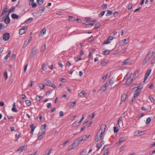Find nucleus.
<instances>
[{"mask_svg":"<svg viewBox=\"0 0 155 155\" xmlns=\"http://www.w3.org/2000/svg\"><path fill=\"white\" fill-rule=\"evenodd\" d=\"M4 76L5 80H7L8 78V73L7 71H5L4 73Z\"/></svg>","mask_w":155,"mask_h":155,"instance_id":"c9c22d12","label":"nucleus"},{"mask_svg":"<svg viewBox=\"0 0 155 155\" xmlns=\"http://www.w3.org/2000/svg\"><path fill=\"white\" fill-rule=\"evenodd\" d=\"M110 52V51L109 50H106L103 53L105 55H108Z\"/></svg>","mask_w":155,"mask_h":155,"instance_id":"393cba45","label":"nucleus"},{"mask_svg":"<svg viewBox=\"0 0 155 155\" xmlns=\"http://www.w3.org/2000/svg\"><path fill=\"white\" fill-rule=\"evenodd\" d=\"M127 97V95L125 94H123L121 97V100L122 102H124V101H125L126 98Z\"/></svg>","mask_w":155,"mask_h":155,"instance_id":"dca6fc26","label":"nucleus"},{"mask_svg":"<svg viewBox=\"0 0 155 155\" xmlns=\"http://www.w3.org/2000/svg\"><path fill=\"white\" fill-rule=\"evenodd\" d=\"M151 71V69H148L146 73H145L144 76H145L146 77H148L150 75Z\"/></svg>","mask_w":155,"mask_h":155,"instance_id":"6ab92c4d","label":"nucleus"},{"mask_svg":"<svg viewBox=\"0 0 155 155\" xmlns=\"http://www.w3.org/2000/svg\"><path fill=\"white\" fill-rule=\"evenodd\" d=\"M25 102L28 106H30L31 104V101L29 100H26L25 101Z\"/></svg>","mask_w":155,"mask_h":155,"instance_id":"bb28decb","label":"nucleus"},{"mask_svg":"<svg viewBox=\"0 0 155 155\" xmlns=\"http://www.w3.org/2000/svg\"><path fill=\"white\" fill-rule=\"evenodd\" d=\"M108 62V61L106 60H104L102 61L101 62V66H103L105 65Z\"/></svg>","mask_w":155,"mask_h":155,"instance_id":"ddd939ff","label":"nucleus"},{"mask_svg":"<svg viewBox=\"0 0 155 155\" xmlns=\"http://www.w3.org/2000/svg\"><path fill=\"white\" fill-rule=\"evenodd\" d=\"M38 86L41 89H44L45 86V85L43 84L42 83L39 84Z\"/></svg>","mask_w":155,"mask_h":155,"instance_id":"72a5a7b5","label":"nucleus"},{"mask_svg":"<svg viewBox=\"0 0 155 155\" xmlns=\"http://www.w3.org/2000/svg\"><path fill=\"white\" fill-rule=\"evenodd\" d=\"M47 82L46 84L47 85L50 86L51 85H52V83L51 81L49 80H47Z\"/></svg>","mask_w":155,"mask_h":155,"instance_id":"7c9ffc66","label":"nucleus"},{"mask_svg":"<svg viewBox=\"0 0 155 155\" xmlns=\"http://www.w3.org/2000/svg\"><path fill=\"white\" fill-rule=\"evenodd\" d=\"M27 145L25 146L24 145L23 146L20 147L17 151H19L20 153H21L24 150H26L27 149Z\"/></svg>","mask_w":155,"mask_h":155,"instance_id":"9d476101","label":"nucleus"},{"mask_svg":"<svg viewBox=\"0 0 155 155\" xmlns=\"http://www.w3.org/2000/svg\"><path fill=\"white\" fill-rule=\"evenodd\" d=\"M121 122H122V117H121L119 118L118 120L117 123V127H120V123Z\"/></svg>","mask_w":155,"mask_h":155,"instance_id":"5701e85b","label":"nucleus"},{"mask_svg":"<svg viewBox=\"0 0 155 155\" xmlns=\"http://www.w3.org/2000/svg\"><path fill=\"white\" fill-rule=\"evenodd\" d=\"M110 43V41L107 38V39L103 43V45L107 44H109Z\"/></svg>","mask_w":155,"mask_h":155,"instance_id":"f704fd0d","label":"nucleus"},{"mask_svg":"<svg viewBox=\"0 0 155 155\" xmlns=\"http://www.w3.org/2000/svg\"><path fill=\"white\" fill-rule=\"evenodd\" d=\"M78 122L75 121L73 124L74 126H79L80 125H78Z\"/></svg>","mask_w":155,"mask_h":155,"instance_id":"603ef678","label":"nucleus"},{"mask_svg":"<svg viewBox=\"0 0 155 155\" xmlns=\"http://www.w3.org/2000/svg\"><path fill=\"white\" fill-rule=\"evenodd\" d=\"M47 107L48 108H51L52 107L51 104V103H48Z\"/></svg>","mask_w":155,"mask_h":155,"instance_id":"4d7b16f0","label":"nucleus"},{"mask_svg":"<svg viewBox=\"0 0 155 155\" xmlns=\"http://www.w3.org/2000/svg\"><path fill=\"white\" fill-rule=\"evenodd\" d=\"M87 152V150L84 149L80 153V155H85L86 153Z\"/></svg>","mask_w":155,"mask_h":155,"instance_id":"c756f323","label":"nucleus"},{"mask_svg":"<svg viewBox=\"0 0 155 155\" xmlns=\"http://www.w3.org/2000/svg\"><path fill=\"white\" fill-rule=\"evenodd\" d=\"M42 98V97L40 96H37L36 98V100L38 101H40V100Z\"/></svg>","mask_w":155,"mask_h":155,"instance_id":"473e14b6","label":"nucleus"},{"mask_svg":"<svg viewBox=\"0 0 155 155\" xmlns=\"http://www.w3.org/2000/svg\"><path fill=\"white\" fill-rule=\"evenodd\" d=\"M15 7L14 6L12 7L8 11V15H9V14L12 12H13L14 10H15Z\"/></svg>","mask_w":155,"mask_h":155,"instance_id":"a211bd4d","label":"nucleus"},{"mask_svg":"<svg viewBox=\"0 0 155 155\" xmlns=\"http://www.w3.org/2000/svg\"><path fill=\"white\" fill-rule=\"evenodd\" d=\"M150 59V57H149V54H147L145 57L143 62V64H145Z\"/></svg>","mask_w":155,"mask_h":155,"instance_id":"1a4fd4ad","label":"nucleus"},{"mask_svg":"<svg viewBox=\"0 0 155 155\" xmlns=\"http://www.w3.org/2000/svg\"><path fill=\"white\" fill-rule=\"evenodd\" d=\"M58 66L60 67L61 68H62L63 67V65L62 63L60 61H58Z\"/></svg>","mask_w":155,"mask_h":155,"instance_id":"8fccbe9b","label":"nucleus"},{"mask_svg":"<svg viewBox=\"0 0 155 155\" xmlns=\"http://www.w3.org/2000/svg\"><path fill=\"white\" fill-rule=\"evenodd\" d=\"M138 134L140 135H142L144 134V131H139L138 132Z\"/></svg>","mask_w":155,"mask_h":155,"instance_id":"5fc2aeb1","label":"nucleus"},{"mask_svg":"<svg viewBox=\"0 0 155 155\" xmlns=\"http://www.w3.org/2000/svg\"><path fill=\"white\" fill-rule=\"evenodd\" d=\"M109 83L111 86H112L114 83V81L112 78L111 79L109 82Z\"/></svg>","mask_w":155,"mask_h":155,"instance_id":"ea45409f","label":"nucleus"},{"mask_svg":"<svg viewBox=\"0 0 155 155\" xmlns=\"http://www.w3.org/2000/svg\"><path fill=\"white\" fill-rule=\"evenodd\" d=\"M114 132L115 133H117L118 131V129L117 128V127H114Z\"/></svg>","mask_w":155,"mask_h":155,"instance_id":"864d4df0","label":"nucleus"},{"mask_svg":"<svg viewBox=\"0 0 155 155\" xmlns=\"http://www.w3.org/2000/svg\"><path fill=\"white\" fill-rule=\"evenodd\" d=\"M46 124H44V125H42L41 126V128H42L43 129V130H45L46 129Z\"/></svg>","mask_w":155,"mask_h":155,"instance_id":"0e129e2a","label":"nucleus"},{"mask_svg":"<svg viewBox=\"0 0 155 155\" xmlns=\"http://www.w3.org/2000/svg\"><path fill=\"white\" fill-rule=\"evenodd\" d=\"M126 139L124 137H122L120 138L119 140V143L120 144L121 143L125 141Z\"/></svg>","mask_w":155,"mask_h":155,"instance_id":"412c9836","label":"nucleus"},{"mask_svg":"<svg viewBox=\"0 0 155 155\" xmlns=\"http://www.w3.org/2000/svg\"><path fill=\"white\" fill-rule=\"evenodd\" d=\"M75 104H76V101H74V102H72L70 103V104L72 106H74L75 105Z\"/></svg>","mask_w":155,"mask_h":155,"instance_id":"69168bd1","label":"nucleus"},{"mask_svg":"<svg viewBox=\"0 0 155 155\" xmlns=\"http://www.w3.org/2000/svg\"><path fill=\"white\" fill-rule=\"evenodd\" d=\"M85 95L84 92V91H82L81 92L78 93V95L80 97H82L83 96H84Z\"/></svg>","mask_w":155,"mask_h":155,"instance_id":"4c0bfd02","label":"nucleus"},{"mask_svg":"<svg viewBox=\"0 0 155 155\" xmlns=\"http://www.w3.org/2000/svg\"><path fill=\"white\" fill-rule=\"evenodd\" d=\"M105 12V11H103L100 12V14H99V17H101L104 15Z\"/></svg>","mask_w":155,"mask_h":155,"instance_id":"2f4dec72","label":"nucleus"},{"mask_svg":"<svg viewBox=\"0 0 155 155\" xmlns=\"http://www.w3.org/2000/svg\"><path fill=\"white\" fill-rule=\"evenodd\" d=\"M37 50V48L35 47H34L31 50V52L30 54V56L31 57H33L35 54Z\"/></svg>","mask_w":155,"mask_h":155,"instance_id":"39448f33","label":"nucleus"},{"mask_svg":"<svg viewBox=\"0 0 155 155\" xmlns=\"http://www.w3.org/2000/svg\"><path fill=\"white\" fill-rule=\"evenodd\" d=\"M136 98H134V97H133L132 98V99L131 100V101H130V104H133V103L134 101V100Z\"/></svg>","mask_w":155,"mask_h":155,"instance_id":"338daca9","label":"nucleus"},{"mask_svg":"<svg viewBox=\"0 0 155 155\" xmlns=\"http://www.w3.org/2000/svg\"><path fill=\"white\" fill-rule=\"evenodd\" d=\"M15 57H16V54H13L12 55V56L11 58V60H14L15 59Z\"/></svg>","mask_w":155,"mask_h":155,"instance_id":"13d9d810","label":"nucleus"},{"mask_svg":"<svg viewBox=\"0 0 155 155\" xmlns=\"http://www.w3.org/2000/svg\"><path fill=\"white\" fill-rule=\"evenodd\" d=\"M46 45L44 44L42 45L41 47V51H44L46 49Z\"/></svg>","mask_w":155,"mask_h":155,"instance_id":"58836bf2","label":"nucleus"},{"mask_svg":"<svg viewBox=\"0 0 155 155\" xmlns=\"http://www.w3.org/2000/svg\"><path fill=\"white\" fill-rule=\"evenodd\" d=\"M42 68L45 71L47 69V67L45 64H43L42 66Z\"/></svg>","mask_w":155,"mask_h":155,"instance_id":"37998d69","label":"nucleus"},{"mask_svg":"<svg viewBox=\"0 0 155 155\" xmlns=\"http://www.w3.org/2000/svg\"><path fill=\"white\" fill-rule=\"evenodd\" d=\"M11 16L13 19H18L19 17L18 15L15 13L12 14Z\"/></svg>","mask_w":155,"mask_h":155,"instance_id":"2eb2a0df","label":"nucleus"},{"mask_svg":"<svg viewBox=\"0 0 155 155\" xmlns=\"http://www.w3.org/2000/svg\"><path fill=\"white\" fill-rule=\"evenodd\" d=\"M96 21V20H95L94 21H91L90 25H91V26H93L94 25V23Z\"/></svg>","mask_w":155,"mask_h":155,"instance_id":"774afa93","label":"nucleus"},{"mask_svg":"<svg viewBox=\"0 0 155 155\" xmlns=\"http://www.w3.org/2000/svg\"><path fill=\"white\" fill-rule=\"evenodd\" d=\"M30 5H31L32 7L33 8H35L36 7L37 5L35 3L33 2V3H31V4H30Z\"/></svg>","mask_w":155,"mask_h":155,"instance_id":"49530a36","label":"nucleus"},{"mask_svg":"<svg viewBox=\"0 0 155 155\" xmlns=\"http://www.w3.org/2000/svg\"><path fill=\"white\" fill-rule=\"evenodd\" d=\"M10 37V34L8 33H5L3 35V38L5 41H8Z\"/></svg>","mask_w":155,"mask_h":155,"instance_id":"423d86ee","label":"nucleus"},{"mask_svg":"<svg viewBox=\"0 0 155 155\" xmlns=\"http://www.w3.org/2000/svg\"><path fill=\"white\" fill-rule=\"evenodd\" d=\"M11 53V51L9 50L8 51V54L4 57V59L7 60L10 56Z\"/></svg>","mask_w":155,"mask_h":155,"instance_id":"4be33fe9","label":"nucleus"},{"mask_svg":"<svg viewBox=\"0 0 155 155\" xmlns=\"http://www.w3.org/2000/svg\"><path fill=\"white\" fill-rule=\"evenodd\" d=\"M96 147L98 148L97 150V151H98L99 150V149L101 147V146L100 145H99L98 143L96 145Z\"/></svg>","mask_w":155,"mask_h":155,"instance_id":"6e6d98bb","label":"nucleus"},{"mask_svg":"<svg viewBox=\"0 0 155 155\" xmlns=\"http://www.w3.org/2000/svg\"><path fill=\"white\" fill-rule=\"evenodd\" d=\"M27 27H25V28L20 29L19 31V33L20 35H22L25 33V31L27 29Z\"/></svg>","mask_w":155,"mask_h":155,"instance_id":"6e6552de","label":"nucleus"},{"mask_svg":"<svg viewBox=\"0 0 155 155\" xmlns=\"http://www.w3.org/2000/svg\"><path fill=\"white\" fill-rule=\"evenodd\" d=\"M90 136V135H84L81 137V140L83 141V140H86L87 139L89 138Z\"/></svg>","mask_w":155,"mask_h":155,"instance_id":"aec40b11","label":"nucleus"},{"mask_svg":"<svg viewBox=\"0 0 155 155\" xmlns=\"http://www.w3.org/2000/svg\"><path fill=\"white\" fill-rule=\"evenodd\" d=\"M12 111L15 112H18V110L15 107H12Z\"/></svg>","mask_w":155,"mask_h":155,"instance_id":"680f3d73","label":"nucleus"},{"mask_svg":"<svg viewBox=\"0 0 155 155\" xmlns=\"http://www.w3.org/2000/svg\"><path fill=\"white\" fill-rule=\"evenodd\" d=\"M44 0H37V3L39 5H42L43 3Z\"/></svg>","mask_w":155,"mask_h":155,"instance_id":"e433bc0d","label":"nucleus"},{"mask_svg":"<svg viewBox=\"0 0 155 155\" xmlns=\"http://www.w3.org/2000/svg\"><path fill=\"white\" fill-rule=\"evenodd\" d=\"M151 118L150 117H148L146 120V123L147 124H148L150 123L151 121Z\"/></svg>","mask_w":155,"mask_h":155,"instance_id":"a19ab883","label":"nucleus"},{"mask_svg":"<svg viewBox=\"0 0 155 155\" xmlns=\"http://www.w3.org/2000/svg\"><path fill=\"white\" fill-rule=\"evenodd\" d=\"M105 86H103L101 87L100 89L98 91V92H99L100 94L103 93V92L107 88V83L106 82L104 84Z\"/></svg>","mask_w":155,"mask_h":155,"instance_id":"7ed1b4c3","label":"nucleus"},{"mask_svg":"<svg viewBox=\"0 0 155 155\" xmlns=\"http://www.w3.org/2000/svg\"><path fill=\"white\" fill-rule=\"evenodd\" d=\"M33 20V18H28V19H27L25 21V23H30L31 21L32 20Z\"/></svg>","mask_w":155,"mask_h":155,"instance_id":"c85d7f7f","label":"nucleus"},{"mask_svg":"<svg viewBox=\"0 0 155 155\" xmlns=\"http://www.w3.org/2000/svg\"><path fill=\"white\" fill-rule=\"evenodd\" d=\"M149 98L150 99V100L152 102H154V100L153 99V97L151 96H150L149 97Z\"/></svg>","mask_w":155,"mask_h":155,"instance_id":"bf43d9fd","label":"nucleus"},{"mask_svg":"<svg viewBox=\"0 0 155 155\" xmlns=\"http://www.w3.org/2000/svg\"><path fill=\"white\" fill-rule=\"evenodd\" d=\"M94 40V38L92 36H91L90 37H89L88 40L89 42H91L92 41Z\"/></svg>","mask_w":155,"mask_h":155,"instance_id":"de8ad7c7","label":"nucleus"},{"mask_svg":"<svg viewBox=\"0 0 155 155\" xmlns=\"http://www.w3.org/2000/svg\"><path fill=\"white\" fill-rule=\"evenodd\" d=\"M109 150L108 149H107L105 151L104 155H107L109 153Z\"/></svg>","mask_w":155,"mask_h":155,"instance_id":"a18cd8bd","label":"nucleus"},{"mask_svg":"<svg viewBox=\"0 0 155 155\" xmlns=\"http://www.w3.org/2000/svg\"><path fill=\"white\" fill-rule=\"evenodd\" d=\"M82 141V140H81V137H80L74 141V144H75V146H77V147Z\"/></svg>","mask_w":155,"mask_h":155,"instance_id":"0eeeda50","label":"nucleus"},{"mask_svg":"<svg viewBox=\"0 0 155 155\" xmlns=\"http://www.w3.org/2000/svg\"><path fill=\"white\" fill-rule=\"evenodd\" d=\"M141 90V89H140V88H138L135 91L133 97L134 98H136L138 97V95L140 93Z\"/></svg>","mask_w":155,"mask_h":155,"instance_id":"20e7f679","label":"nucleus"},{"mask_svg":"<svg viewBox=\"0 0 155 155\" xmlns=\"http://www.w3.org/2000/svg\"><path fill=\"white\" fill-rule=\"evenodd\" d=\"M4 21L5 23L7 25L9 24L10 23V19L8 15H7L5 17L4 20Z\"/></svg>","mask_w":155,"mask_h":155,"instance_id":"9b49d317","label":"nucleus"},{"mask_svg":"<svg viewBox=\"0 0 155 155\" xmlns=\"http://www.w3.org/2000/svg\"><path fill=\"white\" fill-rule=\"evenodd\" d=\"M124 79H127L126 84L127 85H130L135 79L134 74H131L130 73H128L124 78Z\"/></svg>","mask_w":155,"mask_h":155,"instance_id":"f03ea898","label":"nucleus"},{"mask_svg":"<svg viewBox=\"0 0 155 155\" xmlns=\"http://www.w3.org/2000/svg\"><path fill=\"white\" fill-rule=\"evenodd\" d=\"M68 20L70 21H75V19L73 16H69Z\"/></svg>","mask_w":155,"mask_h":155,"instance_id":"cd10ccee","label":"nucleus"},{"mask_svg":"<svg viewBox=\"0 0 155 155\" xmlns=\"http://www.w3.org/2000/svg\"><path fill=\"white\" fill-rule=\"evenodd\" d=\"M112 14V12L110 10H108L107 11V13L106 15V16H107L108 15H111Z\"/></svg>","mask_w":155,"mask_h":155,"instance_id":"79ce46f5","label":"nucleus"},{"mask_svg":"<svg viewBox=\"0 0 155 155\" xmlns=\"http://www.w3.org/2000/svg\"><path fill=\"white\" fill-rule=\"evenodd\" d=\"M106 128V125L105 124H103L101 125L100 129L97 133L96 136L95 138V140L97 142L103 140L104 133Z\"/></svg>","mask_w":155,"mask_h":155,"instance_id":"f257e3e1","label":"nucleus"},{"mask_svg":"<svg viewBox=\"0 0 155 155\" xmlns=\"http://www.w3.org/2000/svg\"><path fill=\"white\" fill-rule=\"evenodd\" d=\"M132 7V4L129 3L127 5V8L128 9H130Z\"/></svg>","mask_w":155,"mask_h":155,"instance_id":"c03bdc74","label":"nucleus"},{"mask_svg":"<svg viewBox=\"0 0 155 155\" xmlns=\"http://www.w3.org/2000/svg\"><path fill=\"white\" fill-rule=\"evenodd\" d=\"M102 7L103 9L104 10L107 8V5L106 4H104L102 5Z\"/></svg>","mask_w":155,"mask_h":155,"instance_id":"3c124183","label":"nucleus"},{"mask_svg":"<svg viewBox=\"0 0 155 155\" xmlns=\"http://www.w3.org/2000/svg\"><path fill=\"white\" fill-rule=\"evenodd\" d=\"M155 63V56H154L153 57V58L152 60L151 64L152 65H153Z\"/></svg>","mask_w":155,"mask_h":155,"instance_id":"09e8293b","label":"nucleus"},{"mask_svg":"<svg viewBox=\"0 0 155 155\" xmlns=\"http://www.w3.org/2000/svg\"><path fill=\"white\" fill-rule=\"evenodd\" d=\"M21 137V133L19 132H18L15 135V137L17 139H18Z\"/></svg>","mask_w":155,"mask_h":155,"instance_id":"b1692460","label":"nucleus"},{"mask_svg":"<svg viewBox=\"0 0 155 155\" xmlns=\"http://www.w3.org/2000/svg\"><path fill=\"white\" fill-rule=\"evenodd\" d=\"M101 25V24L99 23L96 24L94 28V29H95L99 28L100 27Z\"/></svg>","mask_w":155,"mask_h":155,"instance_id":"a878e982","label":"nucleus"},{"mask_svg":"<svg viewBox=\"0 0 155 155\" xmlns=\"http://www.w3.org/2000/svg\"><path fill=\"white\" fill-rule=\"evenodd\" d=\"M118 14V12H114L113 14V16L114 17H116L117 16Z\"/></svg>","mask_w":155,"mask_h":155,"instance_id":"e2e57ef3","label":"nucleus"},{"mask_svg":"<svg viewBox=\"0 0 155 155\" xmlns=\"http://www.w3.org/2000/svg\"><path fill=\"white\" fill-rule=\"evenodd\" d=\"M4 28V25L2 23H0V31H1V29H2V28Z\"/></svg>","mask_w":155,"mask_h":155,"instance_id":"052dcab7","label":"nucleus"},{"mask_svg":"<svg viewBox=\"0 0 155 155\" xmlns=\"http://www.w3.org/2000/svg\"><path fill=\"white\" fill-rule=\"evenodd\" d=\"M130 59H126L124 61L122 62L123 65H127L130 62Z\"/></svg>","mask_w":155,"mask_h":155,"instance_id":"f3484780","label":"nucleus"},{"mask_svg":"<svg viewBox=\"0 0 155 155\" xmlns=\"http://www.w3.org/2000/svg\"><path fill=\"white\" fill-rule=\"evenodd\" d=\"M76 147L77 146H75V144H74V142L71 145L69 146V147L67 149V151H69L70 150L73 149L74 147Z\"/></svg>","mask_w":155,"mask_h":155,"instance_id":"f8f14e48","label":"nucleus"},{"mask_svg":"<svg viewBox=\"0 0 155 155\" xmlns=\"http://www.w3.org/2000/svg\"><path fill=\"white\" fill-rule=\"evenodd\" d=\"M46 30L45 28H43L40 31V36H42L44 35L46 32Z\"/></svg>","mask_w":155,"mask_h":155,"instance_id":"4468645a","label":"nucleus"}]
</instances>
